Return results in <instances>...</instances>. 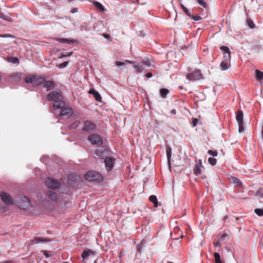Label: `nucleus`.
<instances>
[{
  "instance_id": "9",
  "label": "nucleus",
  "mask_w": 263,
  "mask_h": 263,
  "mask_svg": "<svg viewBox=\"0 0 263 263\" xmlns=\"http://www.w3.org/2000/svg\"><path fill=\"white\" fill-rule=\"evenodd\" d=\"M104 162L107 171L109 172L110 171L114 166L115 159L111 157H106Z\"/></svg>"
},
{
  "instance_id": "48",
  "label": "nucleus",
  "mask_w": 263,
  "mask_h": 263,
  "mask_svg": "<svg viewBox=\"0 0 263 263\" xmlns=\"http://www.w3.org/2000/svg\"><path fill=\"white\" fill-rule=\"evenodd\" d=\"M145 76L147 78H150L152 77L153 74L151 72H147V73H146Z\"/></svg>"
},
{
  "instance_id": "42",
  "label": "nucleus",
  "mask_w": 263,
  "mask_h": 263,
  "mask_svg": "<svg viewBox=\"0 0 263 263\" xmlns=\"http://www.w3.org/2000/svg\"><path fill=\"white\" fill-rule=\"evenodd\" d=\"M42 252L43 253V254L46 257H49L51 256V252H48L47 251H45V250H43L42 251Z\"/></svg>"
},
{
  "instance_id": "53",
  "label": "nucleus",
  "mask_w": 263,
  "mask_h": 263,
  "mask_svg": "<svg viewBox=\"0 0 263 263\" xmlns=\"http://www.w3.org/2000/svg\"><path fill=\"white\" fill-rule=\"evenodd\" d=\"M79 121H75L72 125L71 126H77L79 124Z\"/></svg>"
},
{
  "instance_id": "26",
  "label": "nucleus",
  "mask_w": 263,
  "mask_h": 263,
  "mask_svg": "<svg viewBox=\"0 0 263 263\" xmlns=\"http://www.w3.org/2000/svg\"><path fill=\"white\" fill-rule=\"evenodd\" d=\"M34 75L26 77L25 81L27 83H32L33 85Z\"/></svg>"
},
{
  "instance_id": "22",
  "label": "nucleus",
  "mask_w": 263,
  "mask_h": 263,
  "mask_svg": "<svg viewBox=\"0 0 263 263\" xmlns=\"http://www.w3.org/2000/svg\"><path fill=\"white\" fill-rule=\"evenodd\" d=\"M49 240L48 239H45L44 238H40L36 237L33 239L31 240L32 243H40V242H48Z\"/></svg>"
},
{
  "instance_id": "60",
  "label": "nucleus",
  "mask_w": 263,
  "mask_h": 263,
  "mask_svg": "<svg viewBox=\"0 0 263 263\" xmlns=\"http://www.w3.org/2000/svg\"><path fill=\"white\" fill-rule=\"evenodd\" d=\"M64 263H68V262H64Z\"/></svg>"
},
{
  "instance_id": "54",
  "label": "nucleus",
  "mask_w": 263,
  "mask_h": 263,
  "mask_svg": "<svg viewBox=\"0 0 263 263\" xmlns=\"http://www.w3.org/2000/svg\"><path fill=\"white\" fill-rule=\"evenodd\" d=\"M71 12L72 13H75V12H77V8L73 9L71 11Z\"/></svg>"
},
{
  "instance_id": "56",
  "label": "nucleus",
  "mask_w": 263,
  "mask_h": 263,
  "mask_svg": "<svg viewBox=\"0 0 263 263\" xmlns=\"http://www.w3.org/2000/svg\"><path fill=\"white\" fill-rule=\"evenodd\" d=\"M0 36H2V37H7L8 35L7 34H4V35H0Z\"/></svg>"
},
{
  "instance_id": "59",
  "label": "nucleus",
  "mask_w": 263,
  "mask_h": 263,
  "mask_svg": "<svg viewBox=\"0 0 263 263\" xmlns=\"http://www.w3.org/2000/svg\"><path fill=\"white\" fill-rule=\"evenodd\" d=\"M73 1V0H67V1H68V2H71Z\"/></svg>"
},
{
  "instance_id": "50",
  "label": "nucleus",
  "mask_w": 263,
  "mask_h": 263,
  "mask_svg": "<svg viewBox=\"0 0 263 263\" xmlns=\"http://www.w3.org/2000/svg\"><path fill=\"white\" fill-rule=\"evenodd\" d=\"M125 62L130 64H135V62L129 60H125Z\"/></svg>"
},
{
  "instance_id": "35",
  "label": "nucleus",
  "mask_w": 263,
  "mask_h": 263,
  "mask_svg": "<svg viewBox=\"0 0 263 263\" xmlns=\"http://www.w3.org/2000/svg\"><path fill=\"white\" fill-rule=\"evenodd\" d=\"M255 213L259 216H263V209H256L254 211Z\"/></svg>"
},
{
  "instance_id": "49",
  "label": "nucleus",
  "mask_w": 263,
  "mask_h": 263,
  "mask_svg": "<svg viewBox=\"0 0 263 263\" xmlns=\"http://www.w3.org/2000/svg\"><path fill=\"white\" fill-rule=\"evenodd\" d=\"M198 122V120L197 119H194L192 122V124L193 126H195L197 124V123Z\"/></svg>"
},
{
  "instance_id": "11",
  "label": "nucleus",
  "mask_w": 263,
  "mask_h": 263,
  "mask_svg": "<svg viewBox=\"0 0 263 263\" xmlns=\"http://www.w3.org/2000/svg\"><path fill=\"white\" fill-rule=\"evenodd\" d=\"M1 198L3 201L7 204H13V200L11 198V196H10L8 193L3 192L1 194Z\"/></svg>"
},
{
  "instance_id": "2",
  "label": "nucleus",
  "mask_w": 263,
  "mask_h": 263,
  "mask_svg": "<svg viewBox=\"0 0 263 263\" xmlns=\"http://www.w3.org/2000/svg\"><path fill=\"white\" fill-rule=\"evenodd\" d=\"M85 179L89 181L101 182L103 177L101 174L95 171L88 172L85 175Z\"/></svg>"
},
{
  "instance_id": "14",
  "label": "nucleus",
  "mask_w": 263,
  "mask_h": 263,
  "mask_svg": "<svg viewBox=\"0 0 263 263\" xmlns=\"http://www.w3.org/2000/svg\"><path fill=\"white\" fill-rule=\"evenodd\" d=\"M165 152L166 154L167 164L170 168H171V156H172V149L171 148L166 145L165 146Z\"/></svg>"
},
{
  "instance_id": "41",
  "label": "nucleus",
  "mask_w": 263,
  "mask_h": 263,
  "mask_svg": "<svg viewBox=\"0 0 263 263\" xmlns=\"http://www.w3.org/2000/svg\"><path fill=\"white\" fill-rule=\"evenodd\" d=\"M221 240L225 239L226 238L229 237V235L227 233H223L220 236H218Z\"/></svg>"
},
{
  "instance_id": "36",
  "label": "nucleus",
  "mask_w": 263,
  "mask_h": 263,
  "mask_svg": "<svg viewBox=\"0 0 263 263\" xmlns=\"http://www.w3.org/2000/svg\"><path fill=\"white\" fill-rule=\"evenodd\" d=\"M231 58V54H226L223 55V60L230 62Z\"/></svg>"
},
{
  "instance_id": "51",
  "label": "nucleus",
  "mask_w": 263,
  "mask_h": 263,
  "mask_svg": "<svg viewBox=\"0 0 263 263\" xmlns=\"http://www.w3.org/2000/svg\"><path fill=\"white\" fill-rule=\"evenodd\" d=\"M248 25L250 27V28H253L254 27V25H253V22H250L248 23Z\"/></svg>"
},
{
  "instance_id": "5",
  "label": "nucleus",
  "mask_w": 263,
  "mask_h": 263,
  "mask_svg": "<svg viewBox=\"0 0 263 263\" xmlns=\"http://www.w3.org/2000/svg\"><path fill=\"white\" fill-rule=\"evenodd\" d=\"M46 185L48 188L55 190L60 187V183L56 179L52 178H48L46 180Z\"/></svg>"
},
{
  "instance_id": "28",
  "label": "nucleus",
  "mask_w": 263,
  "mask_h": 263,
  "mask_svg": "<svg viewBox=\"0 0 263 263\" xmlns=\"http://www.w3.org/2000/svg\"><path fill=\"white\" fill-rule=\"evenodd\" d=\"M255 74L257 79L259 80H263V72L259 70H256Z\"/></svg>"
},
{
  "instance_id": "45",
  "label": "nucleus",
  "mask_w": 263,
  "mask_h": 263,
  "mask_svg": "<svg viewBox=\"0 0 263 263\" xmlns=\"http://www.w3.org/2000/svg\"><path fill=\"white\" fill-rule=\"evenodd\" d=\"M116 65L118 66H123L125 65L124 63L120 62V61H117L116 62Z\"/></svg>"
},
{
  "instance_id": "12",
  "label": "nucleus",
  "mask_w": 263,
  "mask_h": 263,
  "mask_svg": "<svg viewBox=\"0 0 263 263\" xmlns=\"http://www.w3.org/2000/svg\"><path fill=\"white\" fill-rule=\"evenodd\" d=\"M55 85V83L53 81L45 80L43 86L46 89L47 91H49L54 88Z\"/></svg>"
},
{
  "instance_id": "29",
  "label": "nucleus",
  "mask_w": 263,
  "mask_h": 263,
  "mask_svg": "<svg viewBox=\"0 0 263 263\" xmlns=\"http://www.w3.org/2000/svg\"><path fill=\"white\" fill-rule=\"evenodd\" d=\"M220 49L223 52V54H231V51L228 47L226 46H221Z\"/></svg>"
},
{
  "instance_id": "27",
  "label": "nucleus",
  "mask_w": 263,
  "mask_h": 263,
  "mask_svg": "<svg viewBox=\"0 0 263 263\" xmlns=\"http://www.w3.org/2000/svg\"><path fill=\"white\" fill-rule=\"evenodd\" d=\"M96 155L100 158L102 159L104 156V152L102 148L97 149L95 152Z\"/></svg>"
},
{
  "instance_id": "1",
  "label": "nucleus",
  "mask_w": 263,
  "mask_h": 263,
  "mask_svg": "<svg viewBox=\"0 0 263 263\" xmlns=\"http://www.w3.org/2000/svg\"><path fill=\"white\" fill-rule=\"evenodd\" d=\"M16 204L21 209L27 210L30 206V200L25 196L18 195L15 198Z\"/></svg>"
},
{
  "instance_id": "13",
  "label": "nucleus",
  "mask_w": 263,
  "mask_h": 263,
  "mask_svg": "<svg viewBox=\"0 0 263 263\" xmlns=\"http://www.w3.org/2000/svg\"><path fill=\"white\" fill-rule=\"evenodd\" d=\"M96 254V252L92 250H87L83 251L81 257L83 258V260H84L85 259H87L89 256H94Z\"/></svg>"
},
{
  "instance_id": "31",
  "label": "nucleus",
  "mask_w": 263,
  "mask_h": 263,
  "mask_svg": "<svg viewBox=\"0 0 263 263\" xmlns=\"http://www.w3.org/2000/svg\"><path fill=\"white\" fill-rule=\"evenodd\" d=\"M93 5L98 9L101 10L102 11H104L105 10V8L103 6V5L98 2H95L93 3Z\"/></svg>"
},
{
  "instance_id": "16",
  "label": "nucleus",
  "mask_w": 263,
  "mask_h": 263,
  "mask_svg": "<svg viewBox=\"0 0 263 263\" xmlns=\"http://www.w3.org/2000/svg\"><path fill=\"white\" fill-rule=\"evenodd\" d=\"M45 81V77H40L36 78V76H35L33 86H37L42 84H44V83Z\"/></svg>"
},
{
  "instance_id": "52",
  "label": "nucleus",
  "mask_w": 263,
  "mask_h": 263,
  "mask_svg": "<svg viewBox=\"0 0 263 263\" xmlns=\"http://www.w3.org/2000/svg\"><path fill=\"white\" fill-rule=\"evenodd\" d=\"M171 113L175 115L176 114V111L175 109H173L171 110Z\"/></svg>"
},
{
  "instance_id": "55",
  "label": "nucleus",
  "mask_w": 263,
  "mask_h": 263,
  "mask_svg": "<svg viewBox=\"0 0 263 263\" xmlns=\"http://www.w3.org/2000/svg\"><path fill=\"white\" fill-rule=\"evenodd\" d=\"M168 90L165 88V96L168 93Z\"/></svg>"
},
{
  "instance_id": "17",
  "label": "nucleus",
  "mask_w": 263,
  "mask_h": 263,
  "mask_svg": "<svg viewBox=\"0 0 263 263\" xmlns=\"http://www.w3.org/2000/svg\"><path fill=\"white\" fill-rule=\"evenodd\" d=\"M61 116H71L73 114L72 109L70 107H63L61 109Z\"/></svg>"
},
{
  "instance_id": "46",
  "label": "nucleus",
  "mask_w": 263,
  "mask_h": 263,
  "mask_svg": "<svg viewBox=\"0 0 263 263\" xmlns=\"http://www.w3.org/2000/svg\"><path fill=\"white\" fill-rule=\"evenodd\" d=\"M160 92L162 97L164 98V88H161L160 90Z\"/></svg>"
},
{
  "instance_id": "58",
  "label": "nucleus",
  "mask_w": 263,
  "mask_h": 263,
  "mask_svg": "<svg viewBox=\"0 0 263 263\" xmlns=\"http://www.w3.org/2000/svg\"><path fill=\"white\" fill-rule=\"evenodd\" d=\"M65 55H63V54H62V55H61L60 58H62V57H65Z\"/></svg>"
},
{
  "instance_id": "57",
  "label": "nucleus",
  "mask_w": 263,
  "mask_h": 263,
  "mask_svg": "<svg viewBox=\"0 0 263 263\" xmlns=\"http://www.w3.org/2000/svg\"><path fill=\"white\" fill-rule=\"evenodd\" d=\"M260 197L261 198H263V194H261L260 195Z\"/></svg>"
},
{
  "instance_id": "6",
  "label": "nucleus",
  "mask_w": 263,
  "mask_h": 263,
  "mask_svg": "<svg viewBox=\"0 0 263 263\" xmlns=\"http://www.w3.org/2000/svg\"><path fill=\"white\" fill-rule=\"evenodd\" d=\"M62 99V92L60 91H52L47 95V99L48 101H55Z\"/></svg>"
},
{
  "instance_id": "34",
  "label": "nucleus",
  "mask_w": 263,
  "mask_h": 263,
  "mask_svg": "<svg viewBox=\"0 0 263 263\" xmlns=\"http://www.w3.org/2000/svg\"><path fill=\"white\" fill-rule=\"evenodd\" d=\"M208 162L211 165L214 166L216 164L217 160L214 158L210 157L208 159Z\"/></svg>"
},
{
  "instance_id": "19",
  "label": "nucleus",
  "mask_w": 263,
  "mask_h": 263,
  "mask_svg": "<svg viewBox=\"0 0 263 263\" xmlns=\"http://www.w3.org/2000/svg\"><path fill=\"white\" fill-rule=\"evenodd\" d=\"M201 167H202L201 161L200 160L199 163L196 164V165L194 167V170H193L194 173L196 175H198L200 174V173L201 172Z\"/></svg>"
},
{
  "instance_id": "40",
  "label": "nucleus",
  "mask_w": 263,
  "mask_h": 263,
  "mask_svg": "<svg viewBox=\"0 0 263 263\" xmlns=\"http://www.w3.org/2000/svg\"><path fill=\"white\" fill-rule=\"evenodd\" d=\"M142 64L143 65V66H148V67H149L151 66V62L149 60H146L145 61H143L142 62Z\"/></svg>"
},
{
  "instance_id": "10",
  "label": "nucleus",
  "mask_w": 263,
  "mask_h": 263,
  "mask_svg": "<svg viewBox=\"0 0 263 263\" xmlns=\"http://www.w3.org/2000/svg\"><path fill=\"white\" fill-rule=\"evenodd\" d=\"M22 74L19 72H14L9 75L8 79L10 82H16L21 80Z\"/></svg>"
},
{
  "instance_id": "44",
  "label": "nucleus",
  "mask_w": 263,
  "mask_h": 263,
  "mask_svg": "<svg viewBox=\"0 0 263 263\" xmlns=\"http://www.w3.org/2000/svg\"><path fill=\"white\" fill-rule=\"evenodd\" d=\"M181 7L182 8V9H183L184 10V12L188 15V16H191L189 12V11L183 5H181Z\"/></svg>"
},
{
  "instance_id": "18",
  "label": "nucleus",
  "mask_w": 263,
  "mask_h": 263,
  "mask_svg": "<svg viewBox=\"0 0 263 263\" xmlns=\"http://www.w3.org/2000/svg\"><path fill=\"white\" fill-rule=\"evenodd\" d=\"M88 93L89 94L93 95L94 98H95V100L97 101H98V102L101 101L102 97H101V95H100V93L98 91H96L94 89H90L88 91Z\"/></svg>"
},
{
  "instance_id": "33",
  "label": "nucleus",
  "mask_w": 263,
  "mask_h": 263,
  "mask_svg": "<svg viewBox=\"0 0 263 263\" xmlns=\"http://www.w3.org/2000/svg\"><path fill=\"white\" fill-rule=\"evenodd\" d=\"M214 257L215 263H222L221 259H220V256L219 253H215L214 254Z\"/></svg>"
},
{
  "instance_id": "30",
  "label": "nucleus",
  "mask_w": 263,
  "mask_h": 263,
  "mask_svg": "<svg viewBox=\"0 0 263 263\" xmlns=\"http://www.w3.org/2000/svg\"><path fill=\"white\" fill-rule=\"evenodd\" d=\"M221 240L220 238L217 237L215 239H214L213 241V245L215 247H219L221 246V243L220 242Z\"/></svg>"
},
{
  "instance_id": "21",
  "label": "nucleus",
  "mask_w": 263,
  "mask_h": 263,
  "mask_svg": "<svg viewBox=\"0 0 263 263\" xmlns=\"http://www.w3.org/2000/svg\"><path fill=\"white\" fill-rule=\"evenodd\" d=\"M230 65V62L222 60L220 63V66L221 69L222 70H227L229 66Z\"/></svg>"
},
{
  "instance_id": "4",
  "label": "nucleus",
  "mask_w": 263,
  "mask_h": 263,
  "mask_svg": "<svg viewBox=\"0 0 263 263\" xmlns=\"http://www.w3.org/2000/svg\"><path fill=\"white\" fill-rule=\"evenodd\" d=\"M96 127V125L90 120L85 121L82 127L81 130L83 132L89 133L93 132Z\"/></svg>"
},
{
  "instance_id": "3",
  "label": "nucleus",
  "mask_w": 263,
  "mask_h": 263,
  "mask_svg": "<svg viewBox=\"0 0 263 263\" xmlns=\"http://www.w3.org/2000/svg\"><path fill=\"white\" fill-rule=\"evenodd\" d=\"M88 140L92 145L100 146L103 144V139L102 137L97 134L90 135L88 137Z\"/></svg>"
},
{
  "instance_id": "37",
  "label": "nucleus",
  "mask_w": 263,
  "mask_h": 263,
  "mask_svg": "<svg viewBox=\"0 0 263 263\" xmlns=\"http://www.w3.org/2000/svg\"><path fill=\"white\" fill-rule=\"evenodd\" d=\"M208 153L214 157L217 156L218 155V153L216 151H213L212 150H209Z\"/></svg>"
},
{
  "instance_id": "24",
  "label": "nucleus",
  "mask_w": 263,
  "mask_h": 263,
  "mask_svg": "<svg viewBox=\"0 0 263 263\" xmlns=\"http://www.w3.org/2000/svg\"><path fill=\"white\" fill-rule=\"evenodd\" d=\"M55 40L57 41H59L60 43H62L70 44V43L73 42V40H69V39H63V38H57L55 39Z\"/></svg>"
},
{
  "instance_id": "23",
  "label": "nucleus",
  "mask_w": 263,
  "mask_h": 263,
  "mask_svg": "<svg viewBox=\"0 0 263 263\" xmlns=\"http://www.w3.org/2000/svg\"><path fill=\"white\" fill-rule=\"evenodd\" d=\"M149 200L153 203L155 207H157L158 205V202L157 197L155 195H151L149 197Z\"/></svg>"
},
{
  "instance_id": "38",
  "label": "nucleus",
  "mask_w": 263,
  "mask_h": 263,
  "mask_svg": "<svg viewBox=\"0 0 263 263\" xmlns=\"http://www.w3.org/2000/svg\"><path fill=\"white\" fill-rule=\"evenodd\" d=\"M198 3L203 8H206V4L203 0H197Z\"/></svg>"
},
{
  "instance_id": "39",
  "label": "nucleus",
  "mask_w": 263,
  "mask_h": 263,
  "mask_svg": "<svg viewBox=\"0 0 263 263\" xmlns=\"http://www.w3.org/2000/svg\"><path fill=\"white\" fill-rule=\"evenodd\" d=\"M191 18L195 21H200L202 19L201 17L199 15H191Z\"/></svg>"
},
{
  "instance_id": "20",
  "label": "nucleus",
  "mask_w": 263,
  "mask_h": 263,
  "mask_svg": "<svg viewBox=\"0 0 263 263\" xmlns=\"http://www.w3.org/2000/svg\"><path fill=\"white\" fill-rule=\"evenodd\" d=\"M46 196L52 201H56L58 199L57 194L52 191H48L46 193Z\"/></svg>"
},
{
  "instance_id": "47",
  "label": "nucleus",
  "mask_w": 263,
  "mask_h": 263,
  "mask_svg": "<svg viewBox=\"0 0 263 263\" xmlns=\"http://www.w3.org/2000/svg\"><path fill=\"white\" fill-rule=\"evenodd\" d=\"M103 36L105 38H106V39H108V40H109L110 41H111V40H110V35H109V34H106V33H103Z\"/></svg>"
},
{
  "instance_id": "32",
  "label": "nucleus",
  "mask_w": 263,
  "mask_h": 263,
  "mask_svg": "<svg viewBox=\"0 0 263 263\" xmlns=\"http://www.w3.org/2000/svg\"><path fill=\"white\" fill-rule=\"evenodd\" d=\"M7 61L9 62H11L14 64L18 63L19 60L16 57H9L7 59Z\"/></svg>"
},
{
  "instance_id": "8",
  "label": "nucleus",
  "mask_w": 263,
  "mask_h": 263,
  "mask_svg": "<svg viewBox=\"0 0 263 263\" xmlns=\"http://www.w3.org/2000/svg\"><path fill=\"white\" fill-rule=\"evenodd\" d=\"M202 74L199 70H196L186 75V79L190 81H196L201 78Z\"/></svg>"
},
{
  "instance_id": "25",
  "label": "nucleus",
  "mask_w": 263,
  "mask_h": 263,
  "mask_svg": "<svg viewBox=\"0 0 263 263\" xmlns=\"http://www.w3.org/2000/svg\"><path fill=\"white\" fill-rule=\"evenodd\" d=\"M133 66L137 72H141L145 69L142 64L136 65L135 64Z\"/></svg>"
},
{
  "instance_id": "15",
  "label": "nucleus",
  "mask_w": 263,
  "mask_h": 263,
  "mask_svg": "<svg viewBox=\"0 0 263 263\" xmlns=\"http://www.w3.org/2000/svg\"><path fill=\"white\" fill-rule=\"evenodd\" d=\"M65 102L62 100V99L55 101L53 104L54 109H62L65 106Z\"/></svg>"
},
{
  "instance_id": "7",
  "label": "nucleus",
  "mask_w": 263,
  "mask_h": 263,
  "mask_svg": "<svg viewBox=\"0 0 263 263\" xmlns=\"http://www.w3.org/2000/svg\"><path fill=\"white\" fill-rule=\"evenodd\" d=\"M236 119L238 122L239 127V132H243V112L241 110H238L236 113Z\"/></svg>"
},
{
  "instance_id": "43",
  "label": "nucleus",
  "mask_w": 263,
  "mask_h": 263,
  "mask_svg": "<svg viewBox=\"0 0 263 263\" xmlns=\"http://www.w3.org/2000/svg\"><path fill=\"white\" fill-rule=\"evenodd\" d=\"M68 64V62H64L63 63H62L61 64H60L59 66V68H63V67H66Z\"/></svg>"
}]
</instances>
